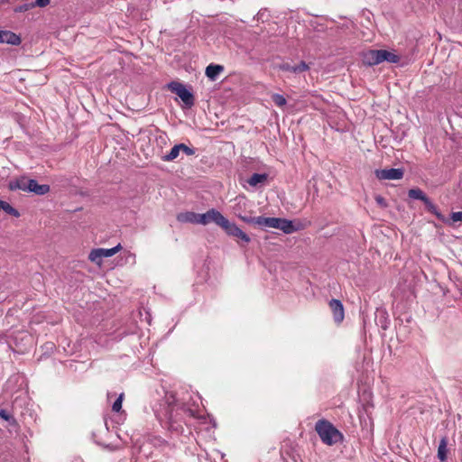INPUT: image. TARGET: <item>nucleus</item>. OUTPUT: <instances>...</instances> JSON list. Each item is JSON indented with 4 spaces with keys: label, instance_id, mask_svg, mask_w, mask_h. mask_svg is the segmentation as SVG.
<instances>
[{
    "label": "nucleus",
    "instance_id": "nucleus-14",
    "mask_svg": "<svg viewBox=\"0 0 462 462\" xmlns=\"http://www.w3.org/2000/svg\"><path fill=\"white\" fill-rule=\"evenodd\" d=\"M268 179L266 173H254L247 180L248 184L252 187L257 186L259 183L264 182Z\"/></svg>",
    "mask_w": 462,
    "mask_h": 462
},
{
    "label": "nucleus",
    "instance_id": "nucleus-25",
    "mask_svg": "<svg viewBox=\"0 0 462 462\" xmlns=\"http://www.w3.org/2000/svg\"><path fill=\"white\" fill-rule=\"evenodd\" d=\"M272 99L274 102V104L278 106H282L286 104V99L282 95L280 94H273L272 96Z\"/></svg>",
    "mask_w": 462,
    "mask_h": 462
},
{
    "label": "nucleus",
    "instance_id": "nucleus-17",
    "mask_svg": "<svg viewBox=\"0 0 462 462\" xmlns=\"http://www.w3.org/2000/svg\"><path fill=\"white\" fill-rule=\"evenodd\" d=\"M381 57L382 62L388 61L390 63H398L400 61L398 55L386 50H381Z\"/></svg>",
    "mask_w": 462,
    "mask_h": 462
},
{
    "label": "nucleus",
    "instance_id": "nucleus-4",
    "mask_svg": "<svg viewBox=\"0 0 462 462\" xmlns=\"http://www.w3.org/2000/svg\"><path fill=\"white\" fill-rule=\"evenodd\" d=\"M221 228H223L228 236L240 238L245 244H248L251 241L248 235L243 232L235 223L230 222L227 218H226Z\"/></svg>",
    "mask_w": 462,
    "mask_h": 462
},
{
    "label": "nucleus",
    "instance_id": "nucleus-28",
    "mask_svg": "<svg viewBox=\"0 0 462 462\" xmlns=\"http://www.w3.org/2000/svg\"><path fill=\"white\" fill-rule=\"evenodd\" d=\"M179 148H180V152H182L183 153H185L189 156L195 154V149L192 147H189L185 143H179Z\"/></svg>",
    "mask_w": 462,
    "mask_h": 462
},
{
    "label": "nucleus",
    "instance_id": "nucleus-29",
    "mask_svg": "<svg viewBox=\"0 0 462 462\" xmlns=\"http://www.w3.org/2000/svg\"><path fill=\"white\" fill-rule=\"evenodd\" d=\"M195 224L208 225V211L204 214H197V220H195Z\"/></svg>",
    "mask_w": 462,
    "mask_h": 462
},
{
    "label": "nucleus",
    "instance_id": "nucleus-23",
    "mask_svg": "<svg viewBox=\"0 0 462 462\" xmlns=\"http://www.w3.org/2000/svg\"><path fill=\"white\" fill-rule=\"evenodd\" d=\"M178 220L181 222L195 223V220H197V213L187 212L185 214H180L178 216Z\"/></svg>",
    "mask_w": 462,
    "mask_h": 462
},
{
    "label": "nucleus",
    "instance_id": "nucleus-22",
    "mask_svg": "<svg viewBox=\"0 0 462 462\" xmlns=\"http://www.w3.org/2000/svg\"><path fill=\"white\" fill-rule=\"evenodd\" d=\"M88 259L89 261H91L92 263H95L97 265H101L102 264V255L99 252V249L97 248V249H93L89 254H88Z\"/></svg>",
    "mask_w": 462,
    "mask_h": 462
},
{
    "label": "nucleus",
    "instance_id": "nucleus-8",
    "mask_svg": "<svg viewBox=\"0 0 462 462\" xmlns=\"http://www.w3.org/2000/svg\"><path fill=\"white\" fill-rule=\"evenodd\" d=\"M21 38L11 31L0 30V43H8L17 46L21 43Z\"/></svg>",
    "mask_w": 462,
    "mask_h": 462
},
{
    "label": "nucleus",
    "instance_id": "nucleus-3",
    "mask_svg": "<svg viewBox=\"0 0 462 462\" xmlns=\"http://www.w3.org/2000/svg\"><path fill=\"white\" fill-rule=\"evenodd\" d=\"M168 88L175 93L185 104L186 106L191 107L194 105V96L189 91L185 86L177 81H171L168 84Z\"/></svg>",
    "mask_w": 462,
    "mask_h": 462
},
{
    "label": "nucleus",
    "instance_id": "nucleus-30",
    "mask_svg": "<svg viewBox=\"0 0 462 462\" xmlns=\"http://www.w3.org/2000/svg\"><path fill=\"white\" fill-rule=\"evenodd\" d=\"M309 65L305 61H300L294 66V73H300L309 69Z\"/></svg>",
    "mask_w": 462,
    "mask_h": 462
},
{
    "label": "nucleus",
    "instance_id": "nucleus-24",
    "mask_svg": "<svg viewBox=\"0 0 462 462\" xmlns=\"http://www.w3.org/2000/svg\"><path fill=\"white\" fill-rule=\"evenodd\" d=\"M0 418L9 422L10 425H15L16 420L9 414L5 410L0 409Z\"/></svg>",
    "mask_w": 462,
    "mask_h": 462
},
{
    "label": "nucleus",
    "instance_id": "nucleus-34",
    "mask_svg": "<svg viewBox=\"0 0 462 462\" xmlns=\"http://www.w3.org/2000/svg\"><path fill=\"white\" fill-rule=\"evenodd\" d=\"M375 201L381 208H384L388 206L385 199L383 198L381 195L375 196Z\"/></svg>",
    "mask_w": 462,
    "mask_h": 462
},
{
    "label": "nucleus",
    "instance_id": "nucleus-21",
    "mask_svg": "<svg viewBox=\"0 0 462 462\" xmlns=\"http://www.w3.org/2000/svg\"><path fill=\"white\" fill-rule=\"evenodd\" d=\"M98 249L102 255V258H104V257H111V256L115 255L116 253H118L122 249V246L120 244H118L117 245H116L113 248H109V249L98 248Z\"/></svg>",
    "mask_w": 462,
    "mask_h": 462
},
{
    "label": "nucleus",
    "instance_id": "nucleus-19",
    "mask_svg": "<svg viewBox=\"0 0 462 462\" xmlns=\"http://www.w3.org/2000/svg\"><path fill=\"white\" fill-rule=\"evenodd\" d=\"M0 208L3 209L7 214L14 216V217H19L20 213L17 209H15L14 207H12L9 203L0 200Z\"/></svg>",
    "mask_w": 462,
    "mask_h": 462
},
{
    "label": "nucleus",
    "instance_id": "nucleus-18",
    "mask_svg": "<svg viewBox=\"0 0 462 462\" xmlns=\"http://www.w3.org/2000/svg\"><path fill=\"white\" fill-rule=\"evenodd\" d=\"M408 196L411 199H420V200H421L423 202L428 199V197L425 195V193L420 189H419V188L411 189L408 191Z\"/></svg>",
    "mask_w": 462,
    "mask_h": 462
},
{
    "label": "nucleus",
    "instance_id": "nucleus-16",
    "mask_svg": "<svg viewBox=\"0 0 462 462\" xmlns=\"http://www.w3.org/2000/svg\"><path fill=\"white\" fill-rule=\"evenodd\" d=\"M239 218L247 224H252V225L257 226L261 228H263L264 217H263V216L256 217L239 216Z\"/></svg>",
    "mask_w": 462,
    "mask_h": 462
},
{
    "label": "nucleus",
    "instance_id": "nucleus-20",
    "mask_svg": "<svg viewBox=\"0 0 462 462\" xmlns=\"http://www.w3.org/2000/svg\"><path fill=\"white\" fill-rule=\"evenodd\" d=\"M180 152V151L179 148V144H176L171 148L170 152L165 154L164 156H162V159L164 162H171L179 156Z\"/></svg>",
    "mask_w": 462,
    "mask_h": 462
},
{
    "label": "nucleus",
    "instance_id": "nucleus-26",
    "mask_svg": "<svg viewBox=\"0 0 462 462\" xmlns=\"http://www.w3.org/2000/svg\"><path fill=\"white\" fill-rule=\"evenodd\" d=\"M124 398V393H121L118 398L115 401L112 406V411L115 412H119L122 409V402Z\"/></svg>",
    "mask_w": 462,
    "mask_h": 462
},
{
    "label": "nucleus",
    "instance_id": "nucleus-9",
    "mask_svg": "<svg viewBox=\"0 0 462 462\" xmlns=\"http://www.w3.org/2000/svg\"><path fill=\"white\" fill-rule=\"evenodd\" d=\"M27 184V191L33 192L36 195H45L50 191L49 185L39 184L35 180H29Z\"/></svg>",
    "mask_w": 462,
    "mask_h": 462
},
{
    "label": "nucleus",
    "instance_id": "nucleus-31",
    "mask_svg": "<svg viewBox=\"0 0 462 462\" xmlns=\"http://www.w3.org/2000/svg\"><path fill=\"white\" fill-rule=\"evenodd\" d=\"M450 220L455 222H462V211L452 212L450 216Z\"/></svg>",
    "mask_w": 462,
    "mask_h": 462
},
{
    "label": "nucleus",
    "instance_id": "nucleus-12",
    "mask_svg": "<svg viewBox=\"0 0 462 462\" xmlns=\"http://www.w3.org/2000/svg\"><path fill=\"white\" fill-rule=\"evenodd\" d=\"M224 70V67L218 64H209L206 68V76L211 79L216 80L217 76Z\"/></svg>",
    "mask_w": 462,
    "mask_h": 462
},
{
    "label": "nucleus",
    "instance_id": "nucleus-33",
    "mask_svg": "<svg viewBox=\"0 0 462 462\" xmlns=\"http://www.w3.org/2000/svg\"><path fill=\"white\" fill-rule=\"evenodd\" d=\"M51 0H36L35 2H32L33 5V8L36 6L45 7L50 4Z\"/></svg>",
    "mask_w": 462,
    "mask_h": 462
},
{
    "label": "nucleus",
    "instance_id": "nucleus-27",
    "mask_svg": "<svg viewBox=\"0 0 462 462\" xmlns=\"http://www.w3.org/2000/svg\"><path fill=\"white\" fill-rule=\"evenodd\" d=\"M32 8H33V5L32 4V2H30V3H25L23 5L16 6L14 8V12L15 13H23V12H27Z\"/></svg>",
    "mask_w": 462,
    "mask_h": 462
},
{
    "label": "nucleus",
    "instance_id": "nucleus-5",
    "mask_svg": "<svg viewBox=\"0 0 462 462\" xmlns=\"http://www.w3.org/2000/svg\"><path fill=\"white\" fill-rule=\"evenodd\" d=\"M374 174L380 180H401L403 177L404 171L402 169H382L375 170Z\"/></svg>",
    "mask_w": 462,
    "mask_h": 462
},
{
    "label": "nucleus",
    "instance_id": "nucleus-13",
    "mask_svg": "<svg viewBox=\"0 0 462 462\" xmlns=\"http://www.w3.org/2000/svg\"><path fill=\"white\" fill-rule=\"evenodd\" d=\"M447 445H448V440H447V438L444 437L439 441V448H438V455H437L438 458L441 462H444L447 459V453H448Z\"/></svg>",
    "mask_w": 462,
    "mask_h": 462
},
{
    "label": "nucleus",
    "instance_id": "nucleus-32",
    "mask_svg": "<svg viewBox=\"0 0 462 462\" xmlns=\"http://www.w3.org/2000/svg\"><path fill=\"white\" fill-rule=\"evenodd\" d=\"M279 69L282 71H290L294 73V66L290 63H282L279 66Z\"/></svg>",
    "mask_w": 462,
    "mask_h": 462
},
{
    "label": "nucleus",
    "instance_id": "nucleus-15",
    "mask_svg": "<svg viewBox=\"0 0 462 462\" xmlns=\"http://www.w3.org/2000/svg\"><path fill=\"white\" fill-rule=\"evenodd\" d=\"M426 209L434 214L437 218L440 221L445 222L444 216L438 210L437 207L430 201V199L428 198L424 202Z\"/></svg>",
    "mask_w": 462,
    "mask_h": 462
},
{
    "label": "nucleus",
    "instance_id": "nucleus-11",
    "mask_svg": "<svg viewBox=\"0 0 462 462\" xmlns=\"http://www.w3.org/2000/svg\"><path fill=\"white\" fill-rule=\"evenodd\" d=\"M208 224L214 222L216 225L221 227L222 225L225 223L226 217L217 209L211 208L208 210Z\"/></svg>",
    "mask_w": 462,
    "mask_h": 462
},
{
    "label": "nucleus",
    "instance_id": "nucleus-2",
    "mask_svg": "<svg viewBox=\"0 0 462 462\" xmlns=\"http://www.w3.org/2000/svg\"><path fill=\"white\" fill-rule=\"evenodd\" d=\"M277 228L285 234H291L298 230L291 220L281 217H266L263 218V228Z\"/></svg>",
    "mask_w": 462,
    "mask_h": 462
},
{
    "label": "nucleus",
    "instance_id": "nucleus-7",
    "mask_svg": "<svg viewBox=\"0 0 462 462\" xmlns=\"http://www.w3.org/2000/svg\"><path fill=\"white\" fill-rule=\"evenodd\" d=\"M329 307L333 313L334 320L337 323H340L344 319V317H345L344 307H343L342 302L339 300L332 299L329 301Z\"/></svg>",
    "mask_w": 462,
    "mask_h": 462
},
{
    "label": "nucleus",
    "instance_id": "nucleus-10",
    "mask_svg": "<svg viewBox=\"0 0 462 462\" xmlns=\"http://www.w3.org/2000/svg\"><path fill=\"white\" fill-rule=\"evenodd\" d=\"M27 183H29V180L26 177H21L19 179L11 180L8 184V188L10 190L21 189L27 191Z\"/></svg>",
    "mask_w": 462,
    "mask_h": 462
},
{
    "label": "nucleus",
    "instance_id": "nucleus-1",
    "mask_svg": "<svg viewBox=\"0 0 462 462\" xmlns=\"http://www.w3.org/2000/svg\"><path fill=\"white\" fill-rule=\"evenodd\" d=\"M315 430L321 441L328 446H333L344 439L343 434L325 419L319 420L316 422Z\"/></svg>",
    "mask_w": 462,
    "mask_h": 462
},
{
    "label": "nucleus",
    "instance_id": "nucleus-6",
    "mask_svg": "<svg viewBox=\"0 0 462 462\" xmlns=\"http://www.w3.org/2000/svg\"><path fill=\"white\" fill-rule=\"evenodd\" d=\"M381 62V50H369L363 54V63L366 66H374Z\"/></svg>",
    "mask_w": 462,
    "mask_h": 462
}]
</instances>
